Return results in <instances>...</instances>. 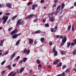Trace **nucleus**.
Returning <instances> with one entry per match:
<instances>
[{
    "instance_id": "nucleus-21",
    "label": "nucleus",
    "mask_w": 76,
    "mask_h": 76,
    "mask_svg": "<svg viewBox=\"0 0 76 76\" xmlns=\"http://www.w3.org/2000/svg\"><path fill=\"white\" fill-rule=\"evenodd\" d=\"M40 40L41 42L43 43V42H44V41L45 40V39H44V38L42 37L41 38Z\"/></svg>"
},
{
    "instance_id": "nucleus-35",
    "label": "nucleus",
    "mask_w": 76,
    "mask_h": 76,
    "mask_svg": "<svg viewBox=\"0 0 76 76\" xmlns=\"http://www.w3.org/2000/svg\"><path fill=\"white\" fill-rule=\"evenodd\" d=\"M49 24H48V23L45 24V27H49Z\"/></svg>"
},
{
    "instance_id": "nucleus-10",
    "label": "nucleus",
    "mask_w": 76,
    "mask_h": 76,
    "mask_svg": "<svg viewBox=\"0 0 76 76\" xmlns=\"http://www.w3.org/2000/svg\"><path fill=\"white\" fill-rule=\"evenodd\" d=\"M22 20V19H20L18 20V21H17V23L18 25H20L21 20Z\"/></svg>"
},
{
    "instance_id": "nucleus-18",
    "label": "nucleus",
    "mask_w": 76,
    "mask_h": 76,
    "mask_svg": "<svg viewBox=\"0 0 76 76\" xmlns=\"http://www.w3.org/2000/svg\"><path fill=\"white\" fill-rule=\"evenodd\" d=\"M17 37H18L17 36V35H16V34L13 35L12 36V38L13 39H15V38H16Z\"/></svg>"
},
{
    "instance_id": "nucleus-25",
    "label": "nucleus",
    "mask_w": 76,
    "mask_h": 76,
    "mask_svg": "<svg viewBox=\"0 0 76 76\" xmlns=\"http://www.w3.org/2000/svg\"><path fill=\"white\" fill-rule=\"evenodd\" d=\"M27 59V58H24L23 59V61L24 63L26 62V60Z\"/></svg>"
},
{
    "instance_id": "nucleus-8",
    "label": "nucleus",
    "mask_w": 76,
    "mask_h": 76,
    "mask_svg": "<svg viewBox=\"0 0 76 76\" xmlns=\"http://www.w3.org/2000/svg\"><path fill=\"white\" fill-rule=\"evenodd\" d=\"M38 7V4H34L32 6V10H35V7Z\"/></svg>"
},
{
    "instance_id": "nucleus-33",
    "label": "nucleus",
    "mask_w": 76,
    "mask_h": 76,
    "mask_svg": "<svg viewBox=\"0 0 76 76\" xmlns=\"http://www.w3.org/2000/svg\"><path fill=\"white\" fill-rule=\"evenodd\" d=\"M66 65H64L63 66H62V69L63 70V69H65V68H66Z\"/></svg>"
},
{
    "instance_id": "nucleus-9",
    "label": "nucleus",
    "mask_w": 76,
    "mask_h": 76,
    "mask_svg": "<svg viewBox=\"0 0 76 76\" xmlns=\"http://www.w3.org/2000/svg\"><path fill=\"white\" fill-rule=\"evenodd\" d=\"M67 40V38H66V36H64V39H63L62 40V42L63 43H65L66 42V40Z\"/></svg>"
},
{
    "instance_id": "nucleus-58",
    "label": "nucleus",
    "mask_w": 76,
    "mask_h": 76,
    "mask_svg": "<svg viewBox=\"0 0 76 76\" xmlns=\"http://www.w3.org/2000/svg\"><path fill=\"white\" fill-rule=\"evenodd\" d=\"M36 44H37V42L36 40H35L34 41V44L35 45Z\"/></svg>"
},
{
    "instance_id": "nucleus-15",
    "label": "nucleus",
    "mask_w": 76,
    "mask_h": 76,
    "mask_svg": "<svg viewBox=\"0 0 76 76\" xmlns=\"http://www.w3.org/2000/svg\"><path fill=\"white\" fill-rule=\"evenodd\" d=\"M61 9L63 10V9H64V3H61Z\"/></svg>"
},
{
    "instance_id": "nucleus-53",
    "label": "nucleus",
    "mask_w": 76,
    "mask_h": 76,
    "mask_svg": "<svg viewBox=\"0 0 76 76\" xmlns=\"http://www.w3.org/2000/svg\"><path fill=\"white\" fill-rule=\"evenodd\" d=\"M16 72L17 73H20V71H19V69H18L17 70Z\"/></svg>"
},
{
    "instance_id": "nucleus-42",
    "label": "nucleus",
    "mask_w": 76,
    "mask_h": 76,
    "mask_svg": "<svg viewBox=\"0 0 76 76\" xmlns=\"http://www.w3.org/2000/svg\"><path fill=\"white\" fill-rule=\"evenodd\" d=\"M30 53V50H28L27 52L26 53V54H29V53Z\"/></svg>"
},
{
    "instance_id": "nucleus-48",
    "label": "nucleus",
    "mask_w": 76,
    "mask_h": 76,
    "mask_svg": "<svg viewBox=\"0 0 76 76\" xmlns=\"http://www.w3.org/2000/svg\"><path fill=\"white\" fill-rule=\"evenodd\" d=\"M66 73H65V72H63V73L62 74V76H64L65 75Z\"/></svg>"
},
{
    "instance_id": "nucleus-55",
    "label": "nucleus",
    "mask_w": 76,
    "mask_h": 76,
    "mask_svg": "<svg viewBox=\"0 0 76 76\" xmlns=\"http://www.w3.org/2000/svg\"><path fill=\"white\" fill-rule=\"evenodd\" d=\"M38 20V18H36V19H35L34 20H33V22H35V21H37V20Z\"/></svg>"
},
{
    "instance_id": "nucleus-54",
    "label": "nucleus",
    "mask_w": 76,
    "mask_h": 76,
    "mask_svg": "<svg viewBox=\"0 0 76 76\" xmlns=\"http://www.w3.org/2000/svg\"><path fill=\"white\" fill-rule=\"evenodd\" d=\"M21 33H19L18 34H16L17 36L18 37V36H20V35H21Z\"/></svg>"
},
{
    "instance_id": "nucleus-39",
    "label": "nucleus",
    "mask_w": 76,
    "mask_h": 76,
    "mask_svg": "<svg viewBox=\"0 0 76 76\" xmlns=\"http://www.w3.org/2000/svg\"><path fill=\"white\" fill-rule=\"evenodd\" d=\"M10 12H8V13H6L5 15H6V16H9V15H10Z\"/></svg>"
},
{
    "instance_id": "nucleus-26",
    "label": "nucleus",
    "mask_w": 76,
    "mask_h": 76,
    "mask_svg": "<svg viewBox=\"0 0 76 76\" xmlns=\"http://www.w3.org/2000/svg\"><path fill=\"white\" fill-rule=\"evenodd\" d=\"M62 65V63L61 62L59 63V64H58L57 65V67H60Z\"/></svg>"
},
{
    "instance_id": "nucleus-13",
    "label": "nucleus",
    "mask_w": 76,
    "mask_h": 76,
    "mask_svg": "<svg viewBox=\"0 0 76 76\" xmlns=\"http://www.w3.org/2000/svg\"><path fill=\"white\" fill-rule=\"evenodd\" d=\"M59 61V60H57L53 62V64H57V63H58V62Z\"/></svg>"
},
{
    "instance_id": "nucleus-36",
    "label": "nucleus",
    "mask_w": 76,
    "mask_h": 76,
    "mask_svg": "<svg viewBox=\"0 0 76 76\" xmlns=\"http://www.w3.org/2000/svg\"><path fill=\"white\" fill-rule=\"evenodd\" d=\"M32 1H29L28 2V4L27 5L28 6H29V5H30V4H32Z\"/></svg>"
},
{
    "instance_id": "nucleus-62",
    "label": "nucleus",
    "mask_w": 76,
    "mask_h": 76,
    "mask_svg": "<svg viewBox=\"0 0 76 76\" xmlns=\"http://www.w3.org/2000/svg\"><path fill=\"white\" fill-rule=\"evenodd\" d=\"M56 4H54L53 5V7H56Z\"/></svg>"
},
{
    "instance_id": "nucleus-28",
    "label": "nucleus",
    "mask_w": 76,
    "mask_h": 76,
    "mask_svg": "<svg viewBox=\"0 0 76 76\" xmlns=\"http://www.w3.org/2000/svg\"><path fill=\"white\" fill-rule=\"evenodd\" d=\"M19 42H20V40H19L17 41L16 43V45H17H17H18L19 44Z\"/></svg>"
},
{
    "instance_id": "nucleus-17",
    "label": "nucleus",
    "mask_w": 76,
    "mask_h": 76,
    "mask_svg": "<svg viewBox=\"0 0 76 76\" xmlns=\"http://www.w3.org/2000/svg\"><path fill=\"white\" fill-rule=\"evenodd\" d=\"M24 70H25V68H24V67H23L21 68L20 70V73H22V72Z\"/></svg>"
},
{
    "instance_id": "nucleus-11",
    "label": "nucleus",
    "mask_w": 76,
    "mask_h": 76,
    "mask_svg": "<svg viewBox=\"0 0 76 76\" xmlns=\"http://www.w3.org/2000/svg\"><path fill=\"white\" fill-rule=\"evenodd\" d=\"M16 55V53H14L10 57V60H12L13 58H14L15 56Z\"/></svg>"
},
{
    "instance_id": "nucleus-64",
    "label": "nucleus",
    "mask_w": 76,
    "mask_h": 76,
    "mask_svg": "<svg viewBox=\"0 0 76 76\" xmlns=\"http://www.w3.org/2000/svg\"><path fill=\"white\" fill-rule=\"evenodd\" d=\"M74 6L76 7V2L74 4Z\"/></svg>"
},
{
    "instance_id": "nucleus-29",
    "label": "nucleus",
    "mask_w": 76,
    "mask_h": 76,
    "mask_svg": "<svg viewBox=\"0 0 76 76\" xmlns=\"http://www.w3.org/2000/svg\"><path fill=\"white\" fill-rule=\"evenodd\" d=\"M24 24H25V21H24V20H23L21 22L20 25H24Z\"/></svg>"
},
{
    "instance_id": "nucleus-51",
    "label": "nucleus",
    "mask_w": 76,
    "mask_h": 76,
    "mask_svg": "<svg viewBox=\"0 0 76 76\" xmlns=\"http://www.w3.org/2000/svg\"><path fill=\"white\" fill-rule=\"evenodd\" d=\"M48 67L50 68V69H51V68H52V66H51V65H48Z\"/></svg>"
},
{
    "instance_id": "nucleus-20",
    "label": "nucleus",
    "mask_w": 76,
    "mask_h": 76,
    "mask_svg": "<svg viewBox=\"0 0 76 76\" xmlns=\"http://www.w3.org/2000/svg\"><path fill=\"white\" fill-rule=\"evenodd\" d=\"M71 27H72V26L71 25H69L68 27V30L69 31H70V28H71Z\"/></svg>"
},
{
    "instance_id": "nucleus-22",
    "label": "nucleus",
    "mask_w": 76,
    "mask_h": 76,
    "mask_svg": "<svg viewBox=\"0 0 76 76\" xmlns=\"http://www.w3.org/2000/svg\"><path fill=\"white\" fill-rule=\"evenodd\" d=\"M35 34H40L41 33V31L39 30L36 31L35 32Z\"/></svg>"
},
{
    "instance_id": "nucleus-4",
    "label": "nucleus",
    "mask_w": 76,
    "mask_h": 76,
    "mask_svg": "<svg viewBox=\"0 0 76 76\" xmlns=\"http://www.w3.org/2000/svg\"><path fill=\"white\" fill-rule=\"evenodd\" d=\"M13 71H12L10 72V73L9 74V76H15L16 75V72H15L14 74Z\"/></svg>"
},
{
    "instance_id": "nucleus-40",
    "label": "nucleus",
    "mask_w": 76,
    "mask_h": 76,
    "mask_svg": "<svg viewBox=\"0 0 76 76\" xmlns=\"http://www.w3.org/2000/svg\"><path fill=\"white\" fill-rule=\"evenodd\" d=\"M5 72H6V71H5V70H4V71H2V72H1V75H3V74H4V73H5Z\"/></svg>"
},
{
    "instance_id": "nucleus-49",
    "label": "nucleus",
    "mask_w": 76,
    "mask_h": 76,
    "mask_svg": "<svg viewBox=\"0 0 76 76\" xmlns=\"http://www.w3.org/2000/svg\"><path fill=\"white\" fill-rule=\"evenodd\" d=\"M74 29H75V28H74V26H72V31H74Z\"/></svg>"
},
{
    "instance_id": "nucleus-45",
    "label": "nucleus",
    "mask_w": 76,
    "mask_h": 76,
    "mask_svg": "<svg viewBox=\"0 0 76 76\" xmlns=\"http://www.w3.org/2000/svg\"><path fill=\"white\" fill-rule=\"evenodd\" d=\"M49 44L50 45H52L53 44V43L52 42H49Z\"/></svg>"
},
{
    "instance_id": "nucleus-57",
    "label": "nucleus",
    "mask_w": 76,
    "mask_h": 76,
    "mask_svg": "<svg viewBox=\"0 0 76 76\" xmlns=\"http://www.w3.org/2000/svg\"><path fill=\"white\" fill-rule=\"evenodd\" d=\"M60 39H63V36L62 35L60 37Z\"/></svg>"
},
{
    "instance_id": "nucleus-16",
    "label": "nucleus",
    "mask_w": 76,
    "mask_h": 76,
    "mask_svg": "<svg viewBox=\"0 0 76 76\" xmlns=\"http://www.w3.org/2000/svg\"><path fill=\"white\" fill-rule=\"evenodd\" d=\"M61 55H66V52H65V51H62L61 52Z\"/></svg>"
},
{
    "instance_id": "nucleus-12",
    "label": "nucleus",
    "mask_w": 76,
    "mask_h": 76,
    "mask_svg": "<svg viewBox=\"0 0 76 76\" xmlns=\"http://www.w3.org/2000/svg\"><path fill=\"white\" fill-rule=\"evenodd\" d=\"M54 17H51L50 18V20L51 22H54V19H53Z\"/></svg>"
},
{
    "instance_id": "nucleus-7",
    "label": "nucleus",
    "mask_w": 76,
    "mask_h": 76,
    "mask_svg": "<svg viewBox=\"0 0 76 76\" xmlns=\"http://www.w3.org/2000/svg\"><path fill=\"white\" fill-rule=\"evenodd\" d=\"M33 42H34V40L31 39H29V42H28V44H29L31 45H32L33 44Z\"/></svg>"
},
{
    "instance_id": "nucleus-41",
    "label": "nucleus",
    "mask_w": 76,
    "mask_h": 76,
    "mask_svg": "<svg viewBox=\"0 0 76 76\" xmlns=\"http://www.w3.org/2000/svg\"><path fill=\"white\" fill-rule=\"evenodd\" d=\"M6 62V60H5L4 61H3L1 63V65H3V64H4V63H5V62Z\"/></svg>"
},
{
    "instance_id": "nucleus-60",
    "label": "nucleus",
    "mask_w": 76,
    "mask_h": 76,
    "mask_svg": "<svg viewBox=\"0 0 76 76\" xmlns=\"http://www.w3.org/2000/svg\"><path fill=\"white\" fill-rule=\"evenodd\" d=\"M38 67H42V66L41 65V64H39L38 66Z\"/></svg>"
},
{
    "instance_id": "nucleus-27",
    "label": "nucleus",
    "mask_w": 76,
    "mask_h": 76,
    "mask_svg": "<svg viewBox=\"0 0 76 76\" xmlns=\"http://www.w3.org/2000/svg\"><path fill=\"white\" fill-rule=\"evenodd\" d=\"M36 61L38 64H40L41 63V62H40V61H39V60L37 59L36 60Z\"/></svg>"
},
{
    "instance_id": "nucleus-46",
    "label": "nucleus",
    "mask_w": 76,
    "mask_h": 76,
    "mask_svg": "<svg viewBox=\"0 0 76 76\" xmlns=\"http://www.w3.org/2000/svg\"><path fill=\"white\" fill-rule=\"evenodd\" d=\"M19 63L20 64H22V63H23V61L22 60H21L19 62Z\"/></svg>"
},
{
    "instance_id": "nucleus-32",
    "label": "nucleus",
    "mask_w": 76,
    "mask_h": 76,
    "mask_svg": "<svg viewBox=\"0 0 76 76\" xmlns=\"http://www.w3.org/2000/svg\"><path fill=\"white\" fill-rule=\"evenodd\" d=\"M20 58V56H18L17 57V58H15V60H18Z\"/></svg>"
},
{
    "instance_id": "nucleus-43",
    "label": "nucleus",
    "mask_w": 76,
    "mask_h": 76,
    "mask_svg": "<svg viewBox=\"0 0 76 76\" xmlns=\"http://www.w3.org/2000/svg\"><path fill=\"white\" fill-rule=\"evenodd\" d=\"M7 67L8 69H10V70L11 69V67H10V65H8Z\"/></svg>"
},
{
    "instance_id": "nucleus-24",
    "label": "nucleus",
    "mask_w": 76,
    "mask_h": 76,
    "mask_svg": "<svg viewBox=\"0 0 76 76\" xmlns=\"http://www.w3.org/2000/svg\"><path fill=\"white\" fill-rule=\"evenodd\" d=\"M65 72L66 73H69V72H70V70H69V69H67L66 70Z\"/></svg>"
},
{
    "instance_id": "nucleus-1",
    "label": "nucleus",
    "mask_w": 76,
    "mask_h": 76,
    "mask_svg": "<svg viewBox=\"0 0 76 76\" xmlns=\"http://www.w3.org/2000/svg\"><path fill=\"white\" fill-rule=\"evenodd\" d=\"M60 9H61V6L59 5L56 9V11L55 12V15H57L58 13H59V12L60 11Z\"/></svg>"
},
{
    "instance_id": "nucleus-47",
    "label": "nucleus",
    "mask_w": 76,
    "mask_h": 76,
    "mask_svg": "<svg viewBox=\"0 0 76 76\" xmlns=\"http://www.w3.org/2000/svg\"><path fill=\"white\" fill-rule=\"evenodd\" d=\"M8 53H9V51L6 52L5 53H4V55H7Z\"/></svg>"
},
{
    "instance_id": "nucleus-19",
    "label": "nucleus",
    "mask_w": 76,
    "mask_h": 76,
    "mask_svg": "<svg viewBox=\"0 0 76 76\" xmlns=\"http://www.w3.org/2000/svg\"><path fill=\"white\" fill-rule=\"evenodd\" d=\"M16 17H18V15H17L12 17V18H11L12 20H15V19L16 18Z\"/></svg>"
},
{
    "instance_id": "nucleus-14",
    "label": "nucleus",
    "mask_w": 76,
    "mask_h": 76,
    "mask_svg": "<svg viewBox=\"0 0 76 76\" xmlns=\"http://www.w3.org/2000/svg\"><path fill=\"white\" fill-rule=\"evenodd\" d=\"M50 31L52 33H53V32H56V31L54 29V28H51L50 29Z\"/></svg>"
},
{
    "instance_id": "nucleus-2",
    "label": "nucleus",
    "mask_w": 76,
    "mask_h": 76,
    "mask_svg": "<svg viewBox=\"0 0 76 76\" xmlns=\"http://www.w3.org/2000/svg\"><path fill=\"white\" fill-rule=\"evenodd\" d=\"M8 16H4L2 17V20H3V24H4L6 23V22H7V19H8Z\"/></svg>"
},
{
    "instance_id": "nucleus-61",
    "label": "nucleus",
    "mask_w": 76,
    "mask_h": 76,
    "mask_svg": "<svg viewBox=\"0 0 76 76\" xmlns=\"http://www.w3.org/2000/svg\"><path fill=\"white\" fill-rule=\"evenodd\" d=\"M16 64H14L12 65V66L13 67H15L16 66Z\"/></svg>"
},
{
    "instance_id": "nucleus-23",
    "label": "nucleus",
    "mask_w": 76,
    "mask_h": 76,
    "mask_svg": "<svg viewBox=\"0 0 76 76\" xmlns=\"http://www.w3.org/2000/svg\"><path fill=\"white\" fill-rule=\"evenodd\" d=\"M67 47H68V48H69V47H70V45H71L70 42H67Z\"/></svg>"
},
{
    "instance_id": "nucleus-50",
    "label": "nucleus",
    "mask_w": 76,
    "mask_h": 76,
    "mask_svg": "<svg viewBox=\"0 0 76 76\" xmlns=\"http://www.w3.org/2000/svg\"><path fill=\"white\" fill-rule=\"evenodd\" d=\"M62 18H63V15H61V16H60L59 17V20H61Z\"/></svg>"
},
{
    "instance_id": "nucleus-44",
    "label": "nucleus",
    "mask_w": 76,
    "mask_h": 76,
    "mask_svg": "<svg viewBox=\"0 0 76 76\" xmlns=\"http://www.w3.org/2000/svg\"><path fill=\"white\" fill-rule=\"evenodd\" d=\"M10 20H11V19H9V20L7 21V23H10Z\"/></svg>"
},
{
    "instance_id": "nucleus-3",
    "label": "nucleus",
    "mask_w": 76,
    "mask_h": 76,
    "mask_svg": "<svg viewBox=\"0 0 76 76\" xmlns=\"http://www.w3.org/2000/svg\"><path fill=\"white\" fill-rule=\"evenodd\" d=\"M18 32V31L17 30V29L15 28L14 29V30L12 31L10 33V34L11 35H13V34H16Z\"/></svg>"
},
{
    "instance_id": "nucleus-34",
    "label": "nucleus",
    "mask_w": 76,
    "mask_h": 76,
    "mask_svg": "<svg viewBox=\"0 0 76 76\" xmlns=\"http://www.w3.org/2000/svg\"><path fill=\"white\" fill-rule=\"evenodd\" d=\"M32 15H28V18H29V19H31V18H32Z\"/></svg>"
},
{
    "instance_id": "nucleus-30",
    "label": "nucleus",
    "mask_w": 76,
    "mask_h": 76,
    "mask_svg": "<svg viewBox=\"0 0 76 76\" xmlns=\"http://www.w3.org/2000/svg\"><path fill=\"white\" fill-rule=\"evenodd\" d=\"M58 28V27L57 26H55L54 28V29L55 31H56L57 30V28Z\"/></svg>"
},
{
    "instance_id": "nucleus-52",
    "label": "nucleus",
    "mask_w": 76,
    "mask_h": 76,
    "mask_svg": "<svg viewBox=\"0 0 76 76\" xmlns=\"http://www.w3.org/2000/svg\"><path fill=\"white\" fill-rule=\"evenodd\" d=\"M54 2L55 3H57L58 2V0H54Z\"/></svg>"
},
{
    "instance_id": "nucleus-5",
    "label": "nucleus",
    "mask_w": 76,
    "mask_h": 76,
    "mask_svg": "<svg viewBox=\"0 0 76 76\" xmlns=\"http://www.w3.org/2000/svg\"><path fill=\"white\" fill-rule=\"evenodd\" d=\"M5 6L6 7H8L9 8H10V9L12 7V5L9 2L5 4Z\"/></svg>"
},
{
    "instance_id": "nucleus-63",
    "label": "nucleus",
    "mask_w": 76,
    "mask_h": 76,
    "mask_svg": "<svg viewBox=\"0 0 76 76\" xmlns=\"http://www.w3.org/2000/svg\"><path fill=\"white\" fill-rule=\"evenodd\" d=\"M4 42V41L3 40H1V43L3 44V43Z\"/></svg>"
},
{
    "instance_id": "nucleus-59",
    "label": "nucleus",
    "mask_w": 76,
    "mask_h": 76,
    "mask_svg": "<svg viewBox=\"0 0 76 76\" xmlns=\"http://www.w3.org/2000/svg\"><path fill=\"white\" fill-rule=\"evenodd\" d=\"M73 42L75 43V44H76V39H75V40H73Z\"/></svg>"
},
{
    "instance_id": "nucleus-56",
    "label": "nucleus",
    "mask_w": 76,
    "mask_h": 76,
    "mask_svg": "<svg viewBox=\"0 0 76 76\" xmlns=\"http://www.w3.org/2000/svg\"><path fill=\"white\" fill-rule=\"evenodd\" d=\"M33 72V71H32V69H31L30 70V72H29V73H32V72Z\"/></svg>"
},
{
    "instance_id": "nucleus-38",
    "label": "nucleus",
    "mask_w": 76,
    "mask_h": 76,
    "mask_svg": "<svg viewBox=\"0 0 76 76\" xmlns=\"http://www.w3.org/2000/svg\"><path fill=\"white\" fill-rule=\"evenodd\" d=\"M28 52V50H27L24 49V53H26Z\"/></svg>"
},
{
    "instance_id": "nucleus-6",
    "label": "nucleus",
    "mask_w": 76,
    "mask_h": 76,
    "mask_svg": "<svg viewBox=\"0 0 76 76\" xmlns=\"http://www.w3.org/2000/svg\"><path fill=\"white\" fill-rule=\"evenodd\" d=\"M53 53H54V55L55 56H56L57 55V52L56 50V48H54L53 50Z\"/></svg>"
},
{
    "instance_id": "nucleus-37",
    "label": "nucleus",
    "mask_w": 76,
    "mask_h": 76,
    "mask_svg": "<svg viewBox=\"0 0 76 76\" xmlns=\"http://www.w3.org/2000/svg\"><path fill=\"white\" fill-rule=\"evenodd\" d=\"M71 45H72V46H74L75 45V43L73 42H71L70 43Z\"/></svg>"
},
{
    "instance_id": "nucleus-31",
    "label": "nucleus",
    "mask_w": 76,
    "mask_h": 76,
    "mask_svg": "<svg viewBox=\"0 0 76 76\" xmlns=\"http://www.w3.org/2000/svg\"><path fill=\"white\" fill-rule=\"evenodd\" d=\"M73 54L74 56H75V55H76V50H74L73 51Z\"/></svg>"
}]
</instances>
